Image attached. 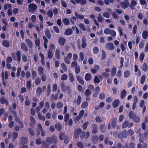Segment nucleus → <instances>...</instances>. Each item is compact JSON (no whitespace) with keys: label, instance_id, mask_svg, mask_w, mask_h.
<instances>
[{"label":"nucleus","instance_id":"obj_23","mask_svg":"<svg viewBox=\"0 0 148 148\" xmlns=\"http://www.w3.org/2000/svg\"><path fill=\"white\" fill-rule=\"evenodd\" d=\"M77 4L80 3L81 5H83L86 4V0H75Z\"/></svg>","mask_w":148,"mask_h":148},{"label":"nucleus","instance_id":"obj_60","mask_svg":"<svg viewBox=\"0 0 148 148\" xmlns=\"http://www.w3.org/2000/svg\"><path fill=\"white\" fill-rule=\"evenodd\" d=\"M12 134L13 140H14L18 137V134L16 132H14L12 133Z\"/></svg>","mask_w":148,"mask_h":148},{"label":"nucleus","instance_id":"obj_9","mask_svg":"<svg viewBox=\"0 0 148 148\" xmlns=\"http://www.w3.org/2000/svg\"><path fill=\"white\" fill-rule=\"evenodd\" d=\"M21 49L24 51H28V49L25 44L24 42H22L21 44Z\"/></svg>","mask_w":148,"mask_h":148},{"label":"nucleus","instance_id":"obj_30","mask_svg":"<svg viewBox=\"0 0 148 148\" xmlns=\"http://www.w3.org/2000/svg\"><path fill=\"white\" fill-rule=\"evenodd\" d=\"M21 142L22 144H25L27 143V139L25 137H22L20 139Z\"/></svg>","mask_w":148,"mask_h":148},{"label":"nucleus","instance_id":"obj_14","mask_svg":"<svg viewBox=\"0 0 148 148\" xmlns=\"http://www.w3.org/2000/svg\"><path fill=\"white\" fill-rule=\"evenodd\" d=\"M76 78L79 83L82 85H84V82L83 79L82 77L79 75H77L76 77Z\"/></svg>","mask_w":148,"mask_h":148},{"label":"nucleus","instance_id":"obj_4","mask_svg":"<svg viewBox=\"0 0 148 148\" xmlns=\"http://www.w3.org/2000/svg\"><path fill=\"white\" fill-rule=\"evenodd\" d=\"M106 48L108 50H112L114 49L113 43L111 42H109L106 44Z\"/></svg>","mask_w":148,"mask_h":148},{"label":"nucleus","instance_id":"obj_2","mask_svg":"<svg viewBox=\"0 0 148 148\" xmlns=\"http://www.w3.org/2000/svg\"><path fill=\"white\" fill-rule=\"evenodd\" d=\"M13 59L14 60H17L18 62H19L21 60V53L19 50L17 51L16 53L13 52L11 54Z\"/></svg>","mask_w":148,"mask_h":148},{"label":"nucleus","instance_id":"obj_31","mask_svg":"<svg viewBox=\"0 0 148 148\" xmlns=\"http://www.w3.org/2000/svg\"><path fill=\"white\" fill-rule=\"evenodd\" d=\"M62 22L65 25H67L70 24L69 21V19L67 18H63Z\"/></svg>","mask_w":148,"mask_h":148},{"label":"nucleus","instance_id":"obj_42","mask_svg":"<svg viewBox=\"0 0 148 148\" xmlns=\"http://www.w3.org/2000/svg\"><path fill=\"white\" fill-rule=\"evenodd\" d=\"M126 148H135V145L133 143H130L128 145H126Z\"/></svg>","mask_w":148,"mask_h":148},{"label":"nucleus","instance_id":"obj_62","mask_svg":"<svg viewBox=\"0 0 148 148\" xmlns=\"http://www.w3.org/2000/svg\"><path fill=\"white\" fill-rule=\"evenodd\" d=\"M38 116L39 119L40 120H42L43 121H45V118L44 116H42V115L39 113L38 115Z\"/></svg>","mask_w":148,"mask_h":148},{"label":"nucleus","instance_id":"obj_34","mask_svg":"<svg viewBox=\"0 0 148 148\" xmlns=\"http://www.w3.org/2000/svg\"><path fill=\"white\" fill-rule=\"evenodd\" d=\"M98 139V138L97 136H94L92 137V142L95 144H96L97 143Z\"/></svg>","mask_w":148,"mask_h":148},{"label":"nucleus","instance_id":"obj_28","mask_svg":"<svg viewBox=\"0 0 148 148\" xmlns=\"http://www.w3.org/2000/svg\"><path fill=\"white\" fill-rule=\"evenodd\" d=\"M127 92L125 90H123L121 92L120 97L121 99H123L124 98Z\"/></svg>","mask_w":148,"mask_h":148},{"label":"nucleus","instance_id":"obj_56","mask_svg":"<svg viewBox=\"0 0 148 148\" xmlns=\"http://www.w3.org/2000/svg\"><path fill=\"white\" fill-rule=\"evenodd\" d=\"M118 30L119 32V35L120 36H122L123 35V29L121 27L119 26L118 27Z\"/></svg>","mask_w":148,"mask_h":148},{"label":"nucleus","instance_id":"obj_43","mask_svg":"<svg viewBox=\"0 0 148 148\" xmlns=\"http://www.w3.org/2000/svg\"><path fill=\"white\" fill-rule=\"evenodd\" d=\"M99 127L101 132L102 133L104 132L106 129V126L104 125H100Z\"/></svg>","mask_w":148,"mask_h":148},{"label":"nucleus","instance_id":"obj_54","mask_svg":"<svg viewBox=\"0 0 148 148\" xmlns=\"http://www.w3.org/2000/svg\"><path fill=\"white\" fill-rule=\"evenodd\" d=\"M89 124V123L88 122H86L84 123L82 125L83 129L84 130H86Z\"/></svg>","mask_w":148,"mask_h":148},{"label":"nucleus","instance_id":"obj_41","mask_svg":"<svg viewBox=\"0 0 148 148\" xmlns=\"http://www.w3.org/2000/svg\"><path fill=\"white\" fill-rule=\"evenodd\" d=\"M121 135L122 137L124 138H126L127 136V133L126 130H123L121 133Z\"/></svg>","mask_w":148,"mask_h":148},{"label":"nucleus","instance_id":"obj_32","mask_svg":"<svg viewBox=\"0 0 148 148\" xmlns=\"http://www.w3.org/2000/svg\"><path fill=\"white\" fill-rule=\"evenodd\" d=\"M79 57L78 59V61L80 62L83 60L84 55L83 53L81 52L79 53Z\"/></svg>","mask_w":148,"mask_h":148},{"label":"nucleus","instance_id":"obj_44","mask_svg":"<svg viewBox=\"0 0 148 148\" xmlns=\"http://www.w3.org/2000/svg\"><path fill=\"white\" fill-rule=\"evenodd\" d=\"M51 92V88L50 84L47 85V95L49 96L50 95Z\"/></svg>","mask_w":148,"mask_h":148},{"label":"nucleus","instance_id":"obj_13","mask_svg":"<svg viewBox=\"0 0 148 148\" xmlns=\"http://www.w3.org/2000/svg\"><path fill=\"white\" fill-rule=\"evenodd\" d=\"M92 133L95 134L98 132V127L97 125L95 124H92Z\"/></svg>","mask_w":148,"mask_h":148},{"label":"nucleus","instance_id":"obj_25","mask_svg":"<svg viewBox=\"0 0 148 148\" xmlns=\"http://www.w3.org/2000/svg\"><path fill=\"white\" fill-rule=\"evenodd\" d=\"M137 4V2L135 0H132L131 2V5L130 6V8L132 9H134V7Z\"/></svg>","mask_w":148,"mask_h":148},{"label":"nucleus","instance_id":"obj_37","mask_svg":"<svg viewBox=\"0 0 148 148\" xmlns=\"http://www.w3.org/2000/svg\"><path fill=\"white\" fill-rule=\"evenodd\" d=\"M75 15L77 18H79L80 19H83L84 18V16L83 15L78 14L77 12L75 13Z\"/></svg>","mask_w":148,"mask_h":148},{"label":"nucleus","instance_id":"obj_36","mask_svg":"<svg viewBox=\"0 0 148 148\" xmlns=\"http://www.w3.org/2000/svg\"><path fill=\"white\" fill-rule=\"evenodd\" d=\"M38 71L39 74L42 75L44 73V69L41 66H39L38 69Z\"/></svg>","mask_w":148,"mask_h":148},{"label":"nucleus","instance_id":"obj_17","mask_svg":"<svg viewBox=\"0 0 148 148\" xmlns=\"http://www.w3.org/2000/svg\"><path fill=\"white\" fill-rule=\"evenodd\" d=\"M141 68L144 72H146L148 70V66L146 63H144L142 65Z\"/></svg>","mask_w":148,"mask_h":148},{"label":"nucleus","instance_id":"obj_35","mask_svg":"<svg viewBox=\"0 0 148 148\" xmlns=\"http://www.w3.org/2000/svg\"><path fill=\"white\" fill-rule=\"evenodd\" d=\"M41 58V62L42 65L45 64V62H44L45 57L44 55L42 53H40L39 54Z\"/></svg>","mask_w":148,"mask_h":148},{"label":"nucleus","instance_id":"obj_16","mask_svg":"<svg viewBox=\"0 0 148 148\" xmlns=\"http://www.w3.org/2000/svg\"><path fill=\"white\" fill-rule=\"evenodd\" d=\"M142 36L144 39H146L148 37V31L145 30L143 32L142 34Z\"/></svg>","mask_w":148,"mask_h":148},{"label":"nucleus","instance_id":"obj_63","mask_svg":"<svg viewBox=\"0 0 148 148\" xmlns=\"http://www.w3.org/2000/svg\"><path fill=\"white\" fill-rule=\"evenodd\" d=\"M111 29L109 28L105 29L104 30V32L105 34L108 35L110 34Z\"/></svg>","mask_w":148,"mask_h":148},{"label":"nucleus","instance_id":"obj_10","mask_svg":"<svg viewBox=\"0 0 148 148\" xmlns=\"http://www.w3.org/2000/svg\"><path fill=\"white\" fill-rule=\"evenodd\" d=\"M82 132V130L80 128L77 129L75 132L74 136L75 137L77 138H79V135Z\"/></svg>","mask_w":148,"mask_h":148},{"label":"nucleus","instance_id":"obj_48","mask_svg":"<svg viewBox=\"0 0 148 148\" xmlns=\"http://www.w3.org/2000/svg\"><path fill=\"white\" fill-rule=\"evenodd\" d=\"M130 75V73L128 71H125L124 73V77L125 78L128 77Z\"/></svg>","mask_w":148,"mask_h":148},{"label":"nucleus","instance_id":"obj_6","mask_svg":"<svg viewBox=\"0 0 148 148\" xmlns=\"http://www.w3.org/2000/svg\"><path fill=\"white\" fill-rule=\"evenodd\" d=\"M29 9L30 10V11H33L37 8V5L36 4L34 3L30 4L28 6Z\"/></svg>","mask_w":148,"mask_h":148},{"label":"nucleus","instance_id":"obj_1","mask_svg":"<svg viewBox=\"0 0 148 148\" xmlns=\"http://www.w3.org/2000/svg\"><path fill=\"white\" fill-rule=\"evenodd\" d=\"M46 141V142L42 143V145L45 148H48L49 146L52 143L56 144L57 142V138L55 135H52L50 137H47Z\"/></svg>","mask_w":148,"mask_h":148},{"label":"nucleus","instance_id":"obj_64","mask_svg":"<svg viewBox=\"0 0 148 148\" xmlns=\"http://www.w3.org/2000/svg\"><path fill=\"white\" fill-rule=\"evenodd\" d=\"M102 75H103V77L105 78H107L110 75V74L109 73H106L105 72L102 73Z\"/></svg>","mask_w":148,"mask_h":148},{"label":"nucleus","instance_id":"obj_57","mask_svg":"<svg viewBox=\"0 0 148 148\" xmlns=\"http://www.w3.org/2000/svg\"><path fill=\"white\" fill-rule=\"evenodd\" d=\"M66 135H65V134L64 133L61 132L59 134V138L60 140H62L63 139V137H65V136Z\"/></svg>","mask_w":148,"mask_h":148},{"label":"nucleus","instance_id":"obj_22","mask_svg":"<svg viewBox=\"0 0 148 148\" xmlns=\"http://www.w3.org/2000/svg\"><path fill=\"white\" fill-rule=\"evenodd\" d=\"M117 120V118L115 117L112 120L111 125L113 128H115L116 126Z\"/></svg>","mask_w":148,"mask_h":148},{"label":"nucleus","instance_id":"obj_29","mask_svg":"<svg viewBox=\"0 0 148 148\" xmlns=\"http://www.w3.org/2000/svg\"><path fill=\"white\" fill-rule=\"evenodd\" d=\"M45 34L46 36L48 38L50 39L51 38V35L50 32L49 30L47 29L45 31Z\"/></svg>","mask_w":148,"mask_h":148},{"label":"nucleus","instance_id":"obj_21","mask_svg":"<svg viewBox=\"0 0 148 148\" xmlns=\"http://www.w3.org/2000/svg\"><path fill=\"white\" fill-rule=\"evenodd\" d=\"M132 119L133 120V121L134 122L136 123L139 122L140 120V118L136 114L134 115V116Z\"/></svg>","mask_w":148,"mask_h":148},{"label":"nucleus","instance_id":"obj_7","mask_svg":"<svg viewBox=\"0 0 148 148\" xmlns=\"http://www.w3.org/2000/svg\"><path fill=\"white\" fill-rule=\"evenodd\" d=\"M0 102L1 104H5L6 106L9 105V103L8 100L5 99L4 97H2L0 99Z\"/></svg>","mask_w":148,"mask_h":148},{"label":"nucleus","instance_id":"obj_38","mask_svg":"<svg viewBox=\"0 0 148 148\" xmlns=\"http://www.w3.org/2000/svg\"><path fill=\"white\" fill-rule=\"evenodd\" d=\"M124 58L123 57H121V60L120 61V65L119 66V69H122V67L123 66V62L124 61Z\"/></svg>","mask_w":148,"mask_h":148},{"label":"nucleus","instance_id":"obj_12","mask_svg":"<svg viewBox=\"0 0 148 148\" xmlns=\"http://www.w3.org/2000/svg\"><path fill=\"white\" fill-rule=\"evenodd\" d=\"M25 42L28 47L32 48L33 47V44L32 41L29 39H26L25 40Z\"/></svg>","mask_w":148,"mask_h":148},{"label":"nucleus","instance_id":"obj_3","mask_svg":"<svg viewBox=\"0 0 148 148\" xmlns=\"http://www.w3.org/2000/svg\"><path fill=\"white\" fill-rule=\"evenodd\" d=\"M124 1L121 2L120 5L123 9H125L130 6V4L128 0H124Z\"/></svg>","mask_w":148,"mask_h":148},{"label":"nucleus","instance_id":"obj_39","mask_svg":"<svg viewBox=\"0 0 148 148\" xmlns=\"http://www.w3.org/2000/svg\"><path fill=\"white\" fill-rule=\"evenodd\" d=\"M69 80L71 82H73L74 80V78L73 74L71 73H70L69 74Z\"/></svg>","mask_w":148,"mask_h":148},{"label":"nucleus","instance_id":"obj_55","mask_svg":"<svg viewBox=\"0 0 148 148\" xmlns=\"http://www.w3.org/2000/svg\"><path fill=\"white\" fill-rule=\"evenodd\" d=\"M93 53L95 54H97L99 52V49L97 47H95L93 49Z\"/></svg>","mask_w":148,"mask_h":148},{"label":"nucleus","instance_id":"obj_15","mask_svg":"<svg viewBox=\"0 0 148 148\" xmlns=\"http://www.w3.org/2000/svg\"><path fill=\"white\" fill-rule=\"evenodd\" d=\"M73 32V30L71 29L68 28L65 30L64 32V34L67 36L70 35L72 34Z\"/></svg>","mask_w":148,"mask_h":148},{"label":"nucleus","instance_id":"obj_26","mask_svg":"<svg viewBox=\"0 0 148 148\" xmlns=\"http://www.w3.org/2000/svg\"><path fill=\"white\" fill-rule=\"evenodd\" d=\"M55 56L57 59L59 60L60 58V52L59 49H57L55 52Z\"/></svg>","mask_w":148,"mask_h":148},{"label":"nucleus","instance_id":"obj_11","mask_svg":"<svg viewBox=\"0 0 148 148\" xmlns=\"http://www.w3.org/2000/svg\"><path fill=\"white\" fill-rule=\"evenodd\" d=\"M1 44L4 47L6 48L9 47L10 46V43L9 41L5 40H3Z\"/></svg>","mask_w":148,"mask_h":148},{"label":"nucleus","instance_id":"obj_8","mask_svg":"<svg viewBox=\"0 0 148 148\" xmlns=\"http://www.w3.org/2000/svg\"><path fill=\"white\" fill-rule=\"evenodd\" d=\"M138 101V98L137 96H135L134 97L133 103L132 106V108L133 110L135 109L136 108Z\"/></svg>","mask_w":148,"mask_h":148},{"label":"nucleus","instance_id":"obj_61","mask_svg":"<svg viewBox=\"0 0 148 148\" xmlns=\"http://www.w3.org/2000/svg\"><path fill=\"white\" fill-rule=\"evenodd\" d=\"M145 53H142L140 54V56L139 60L140 62H142L144 58Z\"/></svg>","mask_w":148,"mask_h":148},{"label":"nucleus","instance_id":"obj_58","mask_svg":"<svg viewBox=\"0 0 148 148\" xmlns=\"http://www.w3.org/2000/svg\"><path fill=\"white\" fill-rule=\"evenodd\" d=\"M55 127L59 131H60L61 130V125L59 123H58V124H55Z\"/></svg>","mask_w":148,"mask_h":148},{"label":"nucleus","instance_id":"obj_19","mask_svg":"<svg viewBox=\"0 0 148 148\" xmlns=\"http://www.w3.org/2000/svg\"><path fill=\"white\" fill-rule=\"evenodd\" d=\"M127 45V42L125 41H124L123 43H121L120 45L122 51H124L125 50V46Z\"/></svg>","mask_w":148,"mask_h":148},{"label":"nucleus","instance_id":"obj_49","mask_svg":"<svg viewBox=\"0 0 148 148\" xmlns=\"http://www.w3.org/2000/svg\"><path fill=\"white\" fill-rule=\"evenodd\" d=\"M79 27L82 31H85L86 30V28L84 24L81 23L79 25Z\"/></svg>","mask_w":148,"mask_h":148},{"label":"nucleus","instance_id":"obj_45","mask_svg":"<svg viewBox=\"0 0 148 148\" xmlns=\"http://www.w3.org/2000/svg\"><path fill=\"white\" fill-rule=\"evenodd\" d=\"M110 35L112 37L114 38L116 36V32L114 30H111Z\"/></svg>","mask_w":148,"mask_h":148},{"label":"nucleus","instance_id":"obj_40","mask_svg":"<svg viewBox=\"0 0 148 148\" xmlns=\"http://www.w3.org/2000/svg\"><path fill=\"white\" fill-rule=\"evenodd\" d=\"M35 44L37 47H39V49H40V40L39 39L37 38L35 40Z\"/></svg>","mask_w":148,"mask_h":148},{"label":"nucleus","instance_id":"obj_52","mask_svg":"<svg viewBox=\"0 0 148 148\" xmlns=\"http://www.w3.org/2000/svg\"><path fill=\"white\" fill-rule=\"evenodd\" d=\"M69 116V114L68 113H66L65 114L64 118V121L65 122H66L68 121Z\"/></svg>","mask_w":148,"mask_h":148},{"label":"nucleus","instance_id":"obj_53","mask_svg":"<svg viewBox=\"0 0 148 148\" xmlns=\"http://www.w3.org/2000/svg\"><path fill=\"white\" fill-rule=\"evenodd\" d=\"M91 93L90 90L88 89H87L85 91V95L86 97H88L90 95Z\"/></svg>","mask_w":148,"mask_h":148},{"label":"nucleus","instance_id":"obj_20","mask_svg":"<svg viewBox=\"0 0 148 148\" xmlns=\"http://www.w3.org/2000/svg\"><path fill=\"white\" fill-rule=\"evenodd\" d=\"M30 125L31 126L33 127L35 124V121L33 117L31 116L30 118Z\"/></svg>","mask_w":148,"mask_h":148},{"label":"nucleus","instance_id":"obj_18","mask_svg":"<svg viewBox=\"0 0 148 148\" xmlns=\"http://www.w3.org/2000/svg\"><path fill=\"white\" fill-rule=\"evenodd\" d=\"M119 101L118 99L115 100L112 103V106L114 108H116L119 105Z\"/></svg>","mask_w":148,"mask_h":148},{"label":"nucleus","instance_id":"obj_50","mask_svg":"<svg viewBox=\"0 0 148 148\" xmlns=\"http://www.w3.org/2000/svg\"><path fill=\"white\" fill-rule=\"evenodd\" d=\"M82 100V97L80 95H79L77 97V98L76 101V103L77 105H79L81 102Z\"/></svg>","mask_w":148,"mask_h":148},{"label":"nucleus","instance_id":"obj_46","mask_svg":"<svg viewBox=\"0 0 148 148\" xmlns=\"http://www.w3.org/2000/svg\"><path fill=\"white\" fill-rule=\"evenodd\" d=\"M88 102L84 101L82 104L81 107L82 108H84L88 106Z\"/></svg>","mask_w":148,"mask_h":148},{"label":"nucleus","instance_id":"obj_47","mask_svg":"<svg viewBox=\"0 0 148 148\" xmlns=\"http://www.w3.org/2000/svg\"><path fill=\"white\" fill-rule=\"evenodd\" d=\"M37 73L35 71H33L32 72V78L33 79H34L36 77Z\"/></svg>","mask_w":148,"mask_h":148},{"label":"nucleus","instance_id":"obj_5","mask_svg":"<svg viewBox=\"0 0 148 148\" xmlns=\"http://www.w3.org/2000/svg\"><path fill=\"white\" fill-rule=\"evenodd\" d=\"M58 41L60 45L63 46L66 42V39L62 37H60L58 39Z\"/></svg>","mask_w":148,"mask_h":148},{"label":"nucleus","instance_id":"obj_51","mask_svg":"<svg viewBox=\"0 0 148 148\" xmlns=\"http://www.w3.org/2000/svg\"><path fill=\"white\" fill-rule=\"evenodd\" d=\"M101 52L102 53V55L101 57V59L102 60H103L106 58V53L103 50L101 51Z\"/></svg>","mask_w":148,"mask_h":148},{"label":"nucleus","instance_id":"obj_27","mask_svg":"<svg viewBox=\"0 0 148 148\" xmlns=\"http://www.w3.org/2000/svg\"><path fill=\"white\" fill-rule=\"evenodd\" d=\"M38 128L37 129V134L38 135H40V132H41V131L43 130L42 128L41 125L40 123L38 124Z\"/></svg>","mask_w":148,"mask_h":148},{"label":"nucleus","instance_id":"obj_33","mask_svg":"<svg viewBox=\"0 0 148 148\" xmlns=\"http://www.w3.org/2000/svg\"><path fill=\"white\" fill-rule=\"evenodd\" d=\"M129 122L127 121H125L124 122L122 125V127L123 128H126L127 127H128V123Z\"/></svg>","mask_w":148,"mask_h":148},{"label":"nucleus","instance_id":"obj_59","mask_svg":"<svg viewBox=\"0 0 148 148\" xmlns=\"http://www.w3.org/2000/svg\"><path fill=\"white\" fill-rule=\"evenodd\" d=\"M94 82L95 83H98L100 82V80L98 76H95L94 77Z\"/></svg>","mask_w":148,"mask_h":148},{"label":"nucleus","instance_id":"obj_24","mask_svg":"<svg viewBox=\"0 0 148 148\" xmlns=\"http://www.w3.org/2000/svg\"><path fill=\"white\" fill-rule=\"evenodd\" d=\"M92 78L91 74L90 73H87L85 76V79L87 81L90 80Z\"/></svg>","mask_w":148,"mask_h":148}]
</instances>
